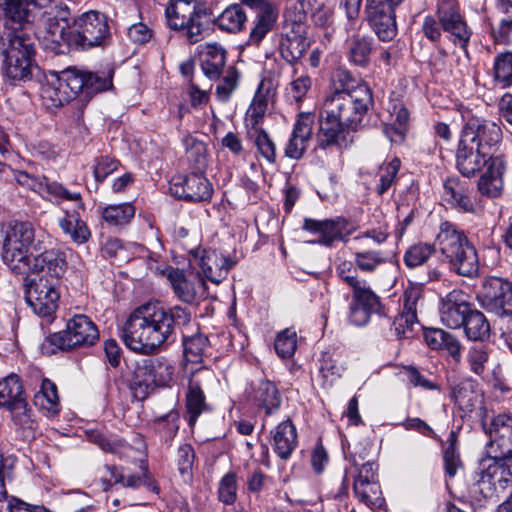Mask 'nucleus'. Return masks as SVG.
I'll return each instance as SVG.
<instances>
[{"label": "nucleus", "instance_id": "nucleus-22", "mask_svg": "<svg viewBox=\"0 0 512 512\" xmlns=\"http://www.w3.org/2000/svg\"><path fill=\"white\" fill-rule=\"evenodd\" d=\"M490 158L495 156L476 146V143H472L469 136L468 138L460 137L456 151V167L463 176H474L485 165H489Z\"/></svg>", "mask_w": 512, "mask_h": 512}, {"label": "nucleus", "instance_id": "nucleus-51", "mask_svg": "<svg viewBox=\"0 0 512 512\" xmlns=\"http://www.w3.org/2000/svg\"><path fill=\"white\" fill-rule=\"evenodd\" d=\"M209 340L203 334L183 338L184 355L187 361L199 363L208 348Z\"/></svg>", "mask_w": 512, "mask_h": 512}, {"label": "nucleus", "instance_id": "nucleus-25", "mask_svg": "<svg viewBox=\"0 0 512 512\" xmlns=\"http://www.w3.org/2000/svg\"><path fill=\"white\" fill-rule=\"evenodd\" d=\"M461 136L464 138L469 136L472 143H476L479 148L489 151L491 155V149L502 139V131L495 122L472 117L463 127Z\"/></svg>", "mask_w": 512, "mask_h": 512}, {"label": "nucleus", "instance_id": "nucleus-42", "mask_svg": "<svg viewBox=\"0 0 512 512\" xmlns=\"http://www.w3.org/2000/svg\"><path fill=\"white\" fill-rule=\"evenodd\" d=\"M34 404L47 416H53L60 411L57 387L52 381L42 380L40 390L34 395Z\"/></svg>", "mask_w": 512, "mask_h": 512}, {"label": "nucleus", "instance_id": "nucleus-49", "mask_svg": "<svg viewBox=\"0 0 512 512\" xmlns=\"http://www.w3.org/2000/svg\"><path fill=\"white\" fill-rule=\"evenodd\" d=\"M299 5V17L310 15L318 26H325L330 18L329 12L325 10L327 0H295Z\"/></svg>", "mask_w": 512, "mask_h": 512}, {"label": "nucleus", "instance_id": "nucleus-54", "mask_svg": "<svg viewBox=\"0 0 512 512\" xmlns=\"http://www.w3.org/2000/svg\"><path fill=\"white\" fill-rule=\"evenodd\" d=\"M419 325L417 315L400 312L393 320L392 330L398 339H410L416 334Z\"/></svg>", "mask_w": 512, "mask_h": 512}, {"label": "nucleus", "instance_id": "nucleus-3", "mask_svg": "<svg viewBox=\"0 0 512 512\" xmlns=\"http://www.w3.org/2000/svg\"><path fill=\"white\" fill-rule=\"evenodd\" d=\"M483 426L489 435L487 454L492 462L471 488L472 504L478 508L495 505L512 479V415L498 414Z\"/></svg>", "mask_w": 512, "mask_h": 512}, {"label": "nucleus", "instance_id": "nucleus-24", "mask_svg": "<svg viewBox=\"0 0 512 512\" xmlns=\"http://www.w3.org/2000/svg\"><path fill=\"white\" fill-rule=\"evenodd\" d=\"M1 38L4 46L2 53L34 57L35 37L30 23H12L11 27L6 25Z\"/></svg>", "mask_w": 512, "mask_h": 512}, {"label": "nucleus", "instance_id": "nucleus-31", "mask_svg": "<svg viewBox=\"0 0 512 512\" xmlns=\"http://www.w3.org/2000/svg\"><path fill=\"white\" fill-rule=\"evenodd\" d=\"M505 169V161L501 156L490 158L487 170L478 182V189L482 195L494 198L501 194Z\"/></svg>", "mask_w": 512, "mask_h": 512}, {"label": "nucleus", "instance_id": "nucleus-1", "mask_svg": "<svg viewBox=\"0 0 512 512\" xmlns=\"http://www.w3.org/2000/svg\"><path fill=\"white\" fill-rule=\"evenodd\" d=\"M42 38L44 47L55 52L62 44L86 51L108 46L112 35L104 13L89 10L71 20L68 5L62 0H54L43 21Z\"/></svg>", "mask_w": 512, "mask_h": 512}, {"label": "nucleus", "instance_id": "nucleus-17", "mask_svg": "<svg viewBox=\"0 0 512 512\" xmlns=\"http://www.w3.org/2000/svg\"><path fill=\"white\" fill-rule=\"evenodd\" d=\"M166 276L175 296L184 303H193L206 295V282L198 272L185 273L178 268L168 267Z\"/></svg>", "mask_w": 512, "mask_h": 512}, {"label": "nucleus", "instance_id": "nucleus-45", "mask_svg": "<svg viewBox=\"0 0 512 512\" xmlns=\"http://www.w3.org/2000/svg\"><path fill=\"white\" fill-rule=\"evenodd\" d=\"M476 386V382L466 380L453 387L452 395L462 410L471 412L480 402L481 396L476 391Z\"/></svg>", "mask_w": 512, "mask_h": 512}, {"label": "nucleus", "instance_id": "nucleus-29", "mask_svg": "<svg viewBox=\"0 0 512 512\" xmlns=\"http://www.w3.org/2000/svg\"><path fill=\"white\" fill-rule=\"evenodd\" d=\"M67 266L66 254L60 249L44 250L34 258V269L44 273L43 275L48 277V280H57L58 284H60Z\"/></svg>", "mask_w": 512, "mask_h": 512}, {"label": "nucleus", "instance_id": "nucleus-7", "mask_svg": "<svg viewBox=\"0 0 512 512\" xmlns=\"http://www.w3.org/2000/svg\"><path fill=\"white\" fill-rule=\"evenodd\" d=\"M37 185L38 193L43 196L46 194L50 201L55 203L71 201L75 203V209L63 211V216L58 219V225L74 243L78 245L86 243L91 237V232L78 212V209L84 210L80 192L70 191L61 183L48 181L46 178H43L42 182H37Z\"/></svg>", "mask_w": 512, "mask_h": 512}, {"label": "nucleus", "instance_id": "nucleus-19", "mask_svg": "<svg viewBox=\"0 0 512 512\" xmlns=\"http://www.w3.org/2000/svg\"><path fill=\"white\" fill-rule=\"evenodd\" d=\"M214 378L211 370L202 367L191 374L186 393V410L188 414V424L192 427L197 422L198 417L209 410L204 395V387Z\"/></svg>", "mask_w": 512, "mask_h": 512}, {"label": "nucleus", "instance_id": "nucleus-27", "mask_svg": "<svg viewBox=\"0 0 512 512\" xmlns=\"http://www.w3.org/2000/svg\"><path fill=\"white\" fill-rule=\"evenodd\" d=\"M471 308L472 305L464 299L462 291L452 290L441 299L440 320L450 329H460Z\"/></svg>", "mask_w": 512, "mask_h": 512}, {"label": "nucleus", "instance_id": "nucleus-55", "mask_svg": "<svg viewBox=\"0 0 512 512\" xmlns=\"http://www.w3.org/2000/svg\"><path fill=\"white\" fill-rule=\"evenodd\" d=\"M106 469L109 471L111 479L103 481L104 490H108L112 486L111 481H113L114 484H120L123 487L133 489L140 487L145 482V480L138 475H126L122 468L116 466H106Z\"/></svg>", "mask_w": 512, "mask_h": 512}, {"label": "nucleus", "instance_id": "nucleus-9", "mask_svg": "<svg viewBox=\"0 0 512 512\" xmlns=\"http://www.w3.org/2000/svg\"><path fill=\"white\" fill-rule=\"evenodd\" d=\"M348 102L349 110L366 114L373 105L372 92L369 86L353 77L350 71L339 69L334 79V90L324 101Z\"/></svg>", "mask_w": 512, "mask_h": 512}, {"label": "nucleus", "instance_id": "nucleus-53", "mask_svg": "<svg viewBox=\"0 0 512 512\" xmlns=\"http://www.w3.org/2000/svg\"><path fill=\"white\" fill-rule=\"evenodd\" d=\"M155 425L160 438L166 444L170 445L179 430V415L176 411L171 410L167 414L157 418Z\"/></svg>", "mask_w": 512, "mask_h": 512}, {"label": "nucleus", "instance_id": "nucleus-10", "mask_svg": "<svg viewBox=\"0 0 512 512\" xmlns=\"http://www.w3.org/2000/svg\"><path fill=\"white\" fill-rule=\"evenodd\" d=\"M350 460L357 470L353 483V491L360 502L371 509L380 508L384 503L382 491L377 481V464L366 460L357 451L351 454Z\"/></svg>", "mask_w": 512, "mask_h": 512}, {"label": "nucleus", "instance_id": "nucleus-28", "mask_svg": "<svg viewBox=\"0 0 512 512\" xmlns=\"http://www.w3.org/2000/svg\"><path fill=\"white\" fill-rule=\"evenodd\" d=\"M54 5V0H0L5 16L11 23H31L35 9L43 10L41 24L46 12Z\"/></svg>", "mask_w": 512, "mask_h": 512}, {"label": "nucleus", "instance_id": "nucleus-41", "mask_svg": "<svg viewBox=\"0 0 512 512\" xmlns=\"http://www.w3.org/2000/svg\"><path fill=\"white\" fill-rule=\"evenodd\" d=\"M276 20L277 11L275 8L268 3L264 4L256 16L254 26L249 34L248 44L258 46L267 33L272 30Z\"/></svg>", "mask_w": 512, "mask_h": 512}, {"label": "nucleus", "instance_id": "nucleus-18", "mask_svg": "<svg viewBox=\"0 0 512 512\" xmlns=\"http://www.w3.org/2000/svg\"><path fill=\"white\" fill-rule=\"evenodd\" d=\"M169 189L175 197L191 202L208 201L213 194L212 184L204 171L197 170L186 176L174 177Z\"/></svg>", "mask_w": 512, "mask_h": 512}, {"label": "nucleus", "instance_id": "nucleus-60", "mask_svg": "<svg viewBox=\"0 0 512 512\" xmlns=\"http://www.w3.org/2000/svg\"><path fill=\"white\" fill-rule=\"evenodd\" d=\"M488 359V351L483 345L471 346L466 355L470 371L479 376L484 373Z\"/></svg>", "mask_w": 512, "mask_h": 512}, {"label": "nucleus", "instance_id": "nucleus-13", "mask_svg": "<svg viewBox=\"0 0 512 512\" xmlns=\"http://www.w3.org/2000/svg\"><path fill=\"white\" fill-rule=\"evenodd\" d=\"M205 10L197 7L192 0H173L166 8V18L170 28L182 30L191 43L201 39Z\"/></svg>", "mask_w": 512, "mask_h": 512}, {"label": "nucleus", "instance_id": "nucleus-5", "mask_svg": "<svg viewBox=\"0 0 512 512\" xmlns=\"http://www.w3.org/2000/svg\"><path fill=\"white\" fill-rule=\"evenodd\" d=\"M1 259L15 274H26L31 269L30 249L41 251L43 234L36 235L29 221L12 220L1 227Z\"/></svg>", "mask_w": 512, "mask_h": 512}, {"label": "nucleus", "instance_id": "nucleus-32", "mask_svg": "<svg viewBox=\"0 0 512 512\" xmlns=\"http://www.w3.org/2000/svg\"><path fill=\"white\" fill-rule=\"evenodd\" d=\"M252 399L265 410V415L276 413L282 403V396L276 384L268 379H260L253 384Z\"/></svg>", "mask_w": 512, "mask_h": 512}, {"label": "nucleus", "instance_id": "nucleus-20", "mask_svg": "<svg viewBox=\"0 0 512 512\" xmlns=\"http://www.w3.org/2000/svg\"><path fill=\"white\" fill-rule=\"evenodd\" d=\"M193 261L197 264L204 276L213 283L224 280L235 262L216 249L191 248Z\"/></svg>", "mask_w": 512, "mask_h": 512}, {"label": "nucleus", "instance_id": "nucleus-6", "mask_svg": "<svg viewBox=\"0 0 512 512\" xmlns=\"http://www.w3.org/2000/svg\"><path fill=\"white\" fill-rule=\"evenodd\" d=\"M345 101H323L318 118L316 132L317 148L341 149L347 145L349 131H356L366 114L349 110Z\"/></svg>", "mask_w": 512, "mask_h": 512}, {"label": "nucleus", "instance_id": "nucleus-40", "mask_svg": "<svg viewBox=\"0 0 512 512\" xmlns=\"http://www.w3.org/2000/svg\"><path fill=\"white\" fill-rule=\"evenodd\" d=\"M373 51V39L364 35H352L347 40V57L350 63L366 67Z\"/></svg>", "mask_w": 512, "mask_h": 512}, {"label": "nucleus", "instance_id": "nucleus-14", "mask_svg": "<svg viewBox=\"0 0 512 512\" xmlns=\"http://www.w3.org/2000/svg\"><path fill=\"white\" fill-rule=\"evenodd\" d=\"M476 299L488 312L499 317L512 316V282L504 278H485Z\"/></svg>", "mask_w": 512, "mask_h": 512}, {"label": "nucleus", "instance_id": "nucleus-11", "mask_svg": "<svg viewBox=\"0 0 512 512\" xmlns=\"http://www.w3.org/2000/svg\"><path fill=\"white\" fill-rule=\"evenodd\" d=\"M70 97L88 102L95 94L112 87V72L93 73L77 67H68L60 72Z\"/></svg>", "mask_w": 512, "mask_h": 512}, {"label": "nucleus", "instance_id": "nucleus-8", "mask_svg": "<svg viewBox=\"0 0 512 512\" xmlns=\"http://www.w3.org/2000/svg\"><path fill=\"white\" fill-rule=\"evenodd\" d=\"M173 366L165 358H148L137 363L130 384L133 395L144 400L154 387L166 386L172 379Z\"/></svg>", "mask_w": 512, "mask_h": 512}, {"label": "nucleus", "instance_id": "nucleus-4", "mask_svg": "<svg viewBox=\"0 0 512 512\" xmlns=\"http://www.w3.org/2000/svg\"><path fill=\"white\" fill-rule=\"evenodd\" d=\"M436 248L439 250L449 269L463 277L475 278L479 275V258L477 250L469 241L464 230L450 221H444L434 244L417 243L410 246L404 253L403 261L408 268L423 265Z\"/></svg>", "mask_w": 512, "mask_h": 512}, {"label": "nucleus", "instance_id": "nucleus-48", "mask_svg": "<svg viewBox=\"0 0 512 512\" xmlns=\"http://www.w3.org/2000/svg\"><path fill=\"white\" fill-rule=\"evenodd\" d=\"M246 14L240 5H231L218 17L217 24L221 30L227 32L240 31L246 22Z\"/></svg>", "mask_w": 512, "mask_h": 512}, {"label": "nucleus", "instance_id": "nucleus-15", "mask_svg": "<svg viewBox=\"0 0 512 512\" xmlns=\"http://www.w3.org/2000/svg\"><path fill=\"white\" fill-rule=\"evenodd\" d=\"M98 337L97 327L89 317L75 315L68 321L66 329L52 334L49 341L61 350H70L77 346L93 345Z\"/></svg>", "mask_w": 512, "mask_h": 512}, {"label": "nucleus", "instance_id": "nucleus-61", "mask_svg": "<svg viewBox=\"0 0 512 512\" xmlns=\"http://www.w3.org/2000/svg\"><path fill=\"white\" fill-rule=\"evenodd\" d=\"M400 160L395 158L380 168V179L376 191L379 195L386 193L394 183L400 168Z\"/></svg>", "mask_w": 512, "mask_h": 512}, {"label": "nucleus", "instance_id": "nucleus-46", "mask_svg": "<svg viewBox=\"0 0 512 512\" xmlns=\"http://www.w3.org/2000/svg\"><path fill=\"white\" fill-rule=\"evenodd\" d=\"M355 245L354 264L364 273H373L386 262V256L381 250L361 249Z\"/></svg>", "mask_w": 512, "mask_h": 512}, {"label": "nucleus", "instance_id": "nucleus-30", "mask_svg": "<svg viewBox=\"0 0 512 512\" xmlns=\"http://www.w3.org/2000/svg\"><path fill=\"white\" fill-rule=\"evenodd\" d=\"M272 447L281 460H288L298 445L296 427L290 419L280 422L272 431Z\"/></svg>", "mask_w": 512, "mask_h": 512}, {"label": "nucleus", "instance_id": "nucleus-2", "mask_svg": "<svg viewBox=\"0 0 512 512\" xmlns=\"http://www.w3.org/2000/svg\"><path fill=\"white\" fill-rule=\"evenodd\" d=\"M190 311L182 306L165 307L148 302L135 308L122 329V340L132 351L153 354L163 345L173 342L176 330L189 324Z\"/></svg>", "mask_w": 512, "mask_h": 512}, {"label": "nucleus", "instance_id": "nucleus-26", "mask_svg": "<svg viewBox=\"0 0 512 512\" xmlns=\"http://www.w3.org/2000/svg\"><path fill=\"white\" fill-rule=\"evenodd\" d=\"M301 20L300 16L298 22H294L291 30L283 33L279 41V53L291 65L296 64L310 46L306 37V28L300 23Z\"/></svg>", "mask_w": 512, "mask_h": 512}, {"label": "nucleus", "instance_id": "nucleus-58", "mask_svg": "<svg viewBox=\"0 0 512 512\" xmlns=\"http://www.w3.org/2000/svg\"><path fill=\"white\" fill-rule=\"evenodd\" d=\"M219 500L232 505L237 499V476L234 472L226 473L219 482L218 487Z\"/></svg>", "mask_w": 512, "mask_h": 512}, {"label": "nucleus", "instance_id": "nucleus-56", "mask_svg": "<svg viewBox=\"0 0 512 512\" xmlns=\"http://www.w3.org/2000/svg\"><path fill=\"white\" fill-rule=\"evenodd\" d=\"M239 73L234 66H229L222 73V78L216 86L217 98L227 102L238 86Z\"/></svg>", "mask_w": 512, "mask_h": 512}, {"label": "nucleus", "instance_id": "nucleus-43", "mask_svg": "<svg viewBox=\"0 0 512 512\" xmlns=\"http://www.w3.org/2000/svg\"><path fill=\"white\" fill-rule=\"evenodd\" d=\"M462 328L466 337L472 341H483L490 334V324L485 315L473 307L468 313Z\"/></svg>", "mask_w": 512, "mask_h": 512}, {"label": "nucleus", "instance_id": "nucleus-44", "mask_svg": "<svg viewBox=\"0 0 512 512\" xmlns=\"http://www.w3.org/2000/svg\"><path fill=\"white\" fill-rule=\"evenodd\" d=\"M135 215L132 203L107 205L101 210L102 219L110 226L122 227L131 222Z\"/></svg>", "mask_w": 512, "mask_h": 512}, {"label": "nucleus", "instance_id": "nucleus-50", "mask_svg": "<svg viewBox=\"0 0 512 512\" xmlns=\"http://www.w3.org/2000/svg\"><path fill=\"white\" fill-rule=\"evenodd\" d=\"M494 78L507 88L512 86V51L499 53L494 59Z\"/></svg>", "mask_w": 512, "mask_h": 512}, {"label": "nucleus", "instance_id": "nucleus-47", "mask_svg": "<svg viewBox=\"0 0 512 512\" xmlns=\"http://www.w3.org/2000/svg\"><path fill=\"white\" fill-rule=\"evenodd\" d=\"M183 144L186 158L191 167L197 171H204L207 166L206 145L192 136H186L183 139Z\"/></svg>", "mask_w": 512, "mask_h": 512}, {"label": "nucleus", "instance_id": "nucleus-37", "mask_svg": "<svg viewBox=\"0 0 512 512\" xmlns=\"http://www.w3.org/2000/svg\"><path fill=\"white\" fill-rule=\"evenodd\" d=\"M8 410L11 413L12 422L20 435L24 439L32 438L38 427V423L24 397L22 396L20 399H16Z\"/></svg>", "mask_w": 512, "mask_h": 512}, {"label": "nucleus", "instance_id": "nucleus-52", "mask_svg": "<svg viewBox=\"0 0 512 512\" xmlns=\"http://www.w3.org/2000/svg\"><path fill=\"white\" fill-rule=\"evenodd\" d=\"M22 396V385L16 375H10L0 380V406L10 408L12 403Z\"/></svg>", "mask_w": 512, "mask_h": 512}, {"label": "nucleus", "instance_id": "nucleus-38", "mask_svg": "<svg viewBox=\"0 0 512 512\" xmlns=\"http://www.w3.org/2000/svg\"><path fill=\"white\" fill-rule=\"evenodd\" d=\"M442 196L444 201L460 212L474 211V204L471 201L468 189L459 179H447L443 185Z\"/></svg>", "mask_w": 512, "mask_h": 512}, {"label": "nucleus", "instance_id": "nucleus-57", "mask_svg": "<svg viewBox=\"0 0 512 512\" xmlns=\"http://www.w3.org/2000/svg\"><path fill=\"white\" fill-rule=\"evenodd\" d=\"M297 347L296 332L291 329H285L278 333L275 339L274 348L281 358L291 357Z\"/></svg>", "mask_w": 512, "mask_h": 512}, {"label": "nucleus", "instance_id": "nucleus-64", "mask_svg": "<svg viewBox=\"0 0 512 512\" xmlns=\"http://www.w3.org/2000/svg\"><path fill=\"white\" fill-rule=\"evenodd\" d=\"M195 460V452L190 444H183L177 451V467L183 477H189Z\"/></svg>", "mask_w": 512, "mask_h": 512}, {"label": "nucleus", "instance_id": "nucleus-63", "mask_svg": "<svg viewBox=\"0 0 512 512\" xmlns=\"http://www.w3.org/2000/svg\"><path fill=\"white\" fill-rule=\"evenodd\" d=\"M315 122L314 114L310 112H302L297 116L294 123L292 135L297 136L310 142Z\"/></svg>", "mask_w": 512, "mask_h": 512}, {"label": "nucleus", "instance_id": "nucleus-23", "mask_svg": "<svg viewBox=\"0 0 512 512\" xmlns=\"http://www.w3.org/2000/svg\"><path fill=\"white\" fill-rule=\"evenodd\" d=\"M348 226L349 222L344 218H337L335 220H315L306 218L303 223L304 230L320 235L319 239L314 241V243L327 247L332 246L336 240L347 242L348 236L353 232V229H348Z\"/></svg>", "mask_w": 512, "mask_h": 512}, {"label": "nucleus", "instance_id": "nucleus-62", "mask_svg": "<svg viewBox=\"0 0 512 512\" xmlns=\"http://www.w3.org/2000/svg\"><path fill=\"white\" fill-rule=\"evenodd\" d=\"M266 110V100L262 97H254L246 112V125L250 126L253 131L260 129L258 125L263 120Z\"/></svg>", "mask_w": 512, "mask_h": 512}, {"label": "nucleus", "instance_id": "nucleus-12", "mask_svg": "<svg viewBox=\"0 0 512 512\" xmlns=\"http://www.w3.org/2000/svg\"><path fill=\"white\" fill-rule=\"evenodd\" d=\"M60 284L57 280H48L44 275L26 279L25 299L33 312L42 318L52 317L58 309Z\"/></svg>", "mask_w": 512, "mask_h": 512}, {"label": "nucleus", "instance_id": "nucleus-33", "mask_svg": "<svg viewBox=\"0 0 512 512\" xmlns=\"http://www.w3.org/2000/svg\"><path fill=\"white\" fill-rule=\"evenodd\" d=\"M367 12L370 25L382 41H390L397 34L395 11L367 4Z\"/></svg>", "mask_w": 512, "mask_h": 512}, {"label": "nucleus", "instance_id": "nucleus-16", "mask_svg": "<svg viewBox=\"0 0 512 512\" xmlns=\"http://www.w3.org/2000/svg\"><path fill=\"white\" fill-rule=\"evenodd\" d=\"M352 300L349 307V322L355 326H364L372 314L382 310L380 297L371 289L366 280L352 288Z\"/></svg>", "mask_w": 512, "mask_h": 512}, {"label": "nucleus", "instance_id": "nucleus-34", "mask_svg": "<svg viewBox=\"0 0 512 512\" xmlns=\"http://www.w3.org/2000/svg\"><path fill=\"white\" fill-rule=\"evenodd\" d=\"M200 60L203 74L211 81L219 80L227 69L226 51L219 44H206L200 52Z\"/></svg>", "mask_w": 512, "mask_h": 512}, {"label": "nucleus", "instance_id": "nucleus-59", "mask_svg": "<svg viewBox=\"0 0 512 512\" xmlns=\"http://www.w3.org/2000/svg\"><path fill=\"white\" fill-rule=\"evenodd\" d=\"M252 136L261 156L269 163H274L276 160V145L267 132L263 129H256L253 131Z\"/></svg>", "mask_w": 512, "mask_h": 512}, {"label": "nucleus", "instance_id": "nucleus-35", "mask_svg": "<svg viewBox=\"0 0 512 512\" xmlns=\"http://www.w3.org/2000/svg\"><path fill=\"white\" fill-rule=\"evenodd\" d=\"M4 56L3 71L7 78L13 81H28L33 77L34 70L38 66L31 56H23L21 54L2 53Z\"/></svg>", "mask_w": 512, "mask_h": 512}, {"label": "nucleus", "instance_id": "nucleus-39", "mask_svg": "<svg viewBox=\"0 0 512 512\" xmlns=\"http://www.w3.org/2000/svg\"><path fill=\"white\" fill-rule=\"evenodd\" d=\"M86 436L91 443L105 452L117 455L119 458L128 456L132 450V447L125 440L111 435L107 436L99 429L86 430Z\"/></svg>", "mask_w": 512, "mask_h": 512}, {"label": "nucleus", "instance_id": "nucleus-21", "mask_svg": "<svg viewBox=\"0 0 512 512\" xmlns=\"http://www.w3.org/2000/svg\"><path fill=\"white\" fill-rule=\"evenodd\" d=\"M436 15L443 31L448 34L452 42L466 50L471 32L459 12V5L453 3L437 4Z\"/></svg>", "mask_w": 512, "mask_h": 512}, {"label": "nucleus", "instance_id": "nucleus-36", "mask_svg": "<svg viewBox=\"0 0 512 512\" xmlns=\"http://www.w3.org/2000/svg\"><path fill=\"white\" fill-rule=\"evenodd\" d=\"M64 86L61 73L51 72L41 85L40 95L49 108H58L72 100Z\"/></svg>", "mask_w": 512, "mask_h": 512}]
</instances>
